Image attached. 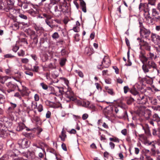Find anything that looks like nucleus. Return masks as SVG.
Wrapping results in <instances>:
<instances>
[{
	"instance_id": "nucleus-1",
	"label": "nucleus",
	"mask_w": 160,
	"mask_h": 160,
	"mask_svg": "<svg viewBox=\"0 0 160 160\" xmlns=\"http://www.w3.org/2000/svg\"><path fill=\"white\" fill-rule=\"evenodd\" d=\"M147 57L145 55L144 51H141L139 55V58L142 63L146 62L148 61H152L155 60L157 58V55L154 53L149 51L147 54Z\"/></svg>"
},
{
	"instance_id": "nucleus-2",
	"label": "nucleus",
	"mask_w": 160,
	"mask_h": 160,
	"mask_svg": "<svg viewBox=\"0 0 160 160\" xmlns=\"http://www.w3.org/2000/svg\"><path fill=\"white\" fill-rule=\"evenodd\" d=\"M68 7L66 5H60L58 7L56 6L54 8V12L53 14L57 17H58L62 13H67L68 12Z\"/></svg>"
},
{
	"instance_id": "nucleus-3",
	"label": "nucleus",
	"mask_w": 160,
	"mask_h": 160,
	"mask_svg": "<svg viewBox=\"0 0 160 160\" xmlns=\"http://www.w3.org/2000/svg\"><path fill=\"white\" fill-rule=\"evenodd\" d=\"M139 24L140 29L139 33L141 38L146 39H149L151 33L150 30L145 28L142 22H139Z\"/></svg>"
},
{
	"instance_id": "nucleus-4",
	"label": "nucleus",
	"mask_w": 160,
	"mask_h": 160,
	"mask_svg": "<svg viewBox=\"0 0 160 160\" xmlns=\"http://www.w3.org/2000/svg\"><path fill=\"white\" fill-rule=\"evenodd\" d=\"M142 68L143 70H148V69H153L158 70L156 64L152 60L148 61L146 62L143 63Z\"/></svg>"
},
{
	"instance_id": "nucleus-5",
	"label": "nucleus",
	"mask_w": 160,
	"mask_h": 160,
	"mask_svg": "<svg viewBox=\"0 0 160 160\" xmlns=\"http://www.w3.org/2000/svg\"><path fill=\"white\" fill-rule=\"evenodd\" d=\"M110 61L109 57L105 56L101 63L98 65L97 67L98 69H102L104 68H108L110 65Z\"/></svg>"
},
{
	"instance_id": "nucleus-6",
	"label": "nucleus",
	"mask_w": 160,
	"mask_h": 160,
	"mask_svg": "<svg viewBox=\"0 0 160 160\" xmlns=\"http://www.w3.org/2000/svg\"><path fill=\"white\" fill-rule=\"evenodd\" d=\"M148 97L143 93H141L137 96V102L139 104H145L148 101Z\"/></svg>"
},
{
	"instance_id": "nucleus-7",
	"label": "nucleus",
	"mask_w": 160,
	"mask_h": 160,
	"mask_svg": "<svg viewBox=\"0 0 160 160\" xmlns=\"http://www.w3.org/2000/svg\"><path fill=\"white\" fill-rule=\"evenodd\" d=\"M30 142L27 139L24 138L18 140V145L21 148H27L29 146Z\"/></svg>"
},
{
	"instance_id": "nucleus-8",
	"label": "nucleus",
	"mask_w": 160,
	"mask_h": 160,
	"mask_svg": "<svg viewBox=\"0 0 160 160\" xmlns=\"http://www.w3.org/2000/svg\"><path fill=\"white\" fill-rule=\"evenodd\" d=\"M114 111L117 114L118 117L119 118H121L124 116L127 115V112L119 106L115 107Z\"/></svg>"
},
{
	"instance_id": "nucleus-9",
	"label": "nucleus",
	"mask_w": 160,
	"mask_h": 160,
	"mask_svg": "<svg viewBox=\"0 0 160 160\" xmlns=\"http://www.w3.org/2000/svg\"><path fill=\"white\" fill-rule=\"evenodd\" d=\"M65 96L69 99L68 100H67V102L75 100V97L74 96L73 93L71 90H68L66 92H65Z\"/></svg>"
},
{
	"instance_id": "nucleus-10",
	"label": "nucleus",
	"mask_w": 160,
	"mask_h": 160,
	"mask_svg": "<svg viewBox=\"0 0 160 160\" xmlns=\"http://www.w3.org/2000/svg\"><path fill=\"white\" fill-rule=\"evenodd\" d=\"M141 110L144 112L143 116L147 119H149L151 115V111L148 109H145L146 107L143 106L141 107Z\"/></svg>"
},
{
	"instance_id": "nucleus-11",
	"label": "nucleus",
	"mask_w": 160,
	"mask_h": 160,
	"mask_svg": "<svg viewBox=\"0 0 160 160\" xmlns=\"http://www.w3.org/2000/svg\"><path fill=\"white\" fill-rule=\"evenodd\" d=\"M22 88L20 89L19 88H18V90L19 91L22 97L24 96H28L29 95L30 92L29 91L28 89L25 87L22 86Z\"/></svg>"
},
{
	"instance_id": "nucleus-12",
	"label": "nucleus",
	"mask_w": 160,
	"mask_h": 160,
	"mask_svg": "<svg viewBox=\"0 0 160 160\" xmlns=\"http://www.w3.org/2000/svg\"><path fill=\"white\" fill-rule=\"evenodd\" d=\"M152 16L153 17L152 19L155 20L157 21L160 19V13L157 11L156 8L152 9Z\"/></svg>"
},
{
	"instance_id": "nucleus-13",
	"label": "nucleus",
	"mask_w": 160,
	"mask_h": 160,
	"mask_svg": "<svg viewBox=\"0 0 160 160\" xmlns=\"http://www.w3.org/2000/svg\"><path fill=\"white\" fill-rule=\"evenodd\" d=\"M152 41L154 43L158 44L160 42V36L155 33H152L151 35Z\"/></svg>"
},
{
	"instance_id": "nucleus-14",
	"label": "nucleus",
	"mask_w": 160,
	"mask_h": 160,
	"mask_svg": "<svg viewBox=\"0 0 160 160\" xmlns=\"http://www.w3.org/2000/svg\"><path fill=\"white\" fill-rule=\"evenodd\" d=\"M7 86L8 88H10L7 90V92L8 93H10L11 92L14 91L16 87H17L18 88H19V86L17 84H14L11 82L8 83L7 84Z\"/></svg>"
},
{
	"instance_id": "nucleus-15",
	"label": "nucleus",
	"mask_w": 160,
	"mask_h": 160,
	"mask_svg": "<svg viewBox=\"0 0 160 160\" xmlns=\"http://www.w3.org/2000/svg\"><path fill=\"white\" fill-rule=\"evenodd\" d=\"M139 9L140 11H143L144 12L148 10V5L146 3H140L139 6Z\"/></svg>"
},
{
	"instance_id": "nucleus-16",
	"label": "nucleus",
	"mask_w": 160,
	"mask_h": 160,
	"mask_svg": "<svg viewBox=\"0 0 160 160\" xmlns=\"http://www.w3.org/2000/svg\"><path fill=\"white\" fill-rule=\"evenodd\" d=\"M3 124L5 127L7 128H10L12 125V122L11 120L5 118L4 119Z\"/></svg>"
},
{
	"instance_id": "nucleus-17",
	"label": "nucleus",
	"mask_w": 160,
	"mask_h": 160,
	"mask_svg": "<svg viewBox=\"0 0 160 160\" xmlns=\"http://www.w3.org/2000/svg\"><path fill=\"white\" fill-rule=\"evenodd\" d=\"M23 156L27 158H30L31 157L32 158L34 157V155L33 152L30 151L27 152V153L23 152L22 153Z\"/></svg>"
},
{
	"instance_id": "nucleus-18",
	"label": "nucleus",
	"mask_w": 160,
	"mask_h": 160,
	"mask_svg": "<svg viewBox=\"0 0 160 160\" xmlns=\"http://www.w3.org/2000/svg\"><path fill=\"white\" fill-rule=\"evenodd\" d=\"M26 127L25 124L22 122H19L18 123V126L17 127L16 130L20 131L25 128Z\"/></svg>"
},
{
	"instance_id": "nucleus-19",
	"label": "nucleus",
	"mask_w": 160,
	"mask_h": 160,
	"mask_svg": "<svg viewBox=\"0 0 160 160\" xmlns=\"http://www.w3.org/2000/svg\"><path fill=\"white\" fill-rule=\"evenodd\" d=\"M142 47H143L146 50L150 51L151 50V46L147 42H143L142 45Z\"/></svg>"
},
{
	"instance_id": "nucleus-20",
	"label": "nucleus",
	"mask_w": 160,
	"mask_h": 160,
	"mask_svg": "<svg viewBox=\"0 0 160 160\" xmlns=\"http://www.w3.org/2000/svg\"><path fill=\"white\" fill-rule=\"evenodd\" d=\"M149 10H146V11L144 12V13L143 14L145 18L147 20H150L151 21L152 20V18L150 16V13L149 12Z\"/></svg>"
},
{
	"instance_id": "nucleus-21",
	"label": "nucleus",
	"mask_w": 160,
	"mask_h": 160,
	"mask_svg": "<svg viewBox=\"0 0 160 160\" xmlns=\"http://www.w3.org/2000/svg\"><path fill=\"white\" fill-rule=\"evenodd\" d=\"M80 1V5L81 7L82 11L84 12H87L86 8V5L85 2L83 0H79Z\"/></svg>"
},
{
	"instance_id": "nucleus-22",
	"label": "nucleus",
	"mask_w": 160,
	"mask_h": 160,
	"mask_svg": "<svg viewBox=\"0 0 160 160\" xmlns=\"http://www.w3.org/2000/svg\"><path fill=\"white\" fill-rule=\"evenodd\" d=\"M14 152H12V151H10V152H8L9 153L8 155L10 156H16L17 155H18V153L20 152L18 150L15 149L13 150Z\"/></svg>"
},
{
	"instance_id": "nucleus-23",
	"label": "nucleus",
	"mask_w": 160,
	"mask_h": 160,
	"mask_svg": "<svg viewBox=\"0 0 160 160\" xmlns=\"http://www.w3.org/2000/svg\"><path fill=\"white\" fill-rule=\"evenodd\" d=\"M34 29L38 32L41 33H43L44 31V28L38 25L34 26Z\"/></svg>"
},
{
	"instance_id": "nucleus-24",
	"label": "nucleus",
	"mask_w": 160,
	"mask_h": 160,
	"mask_svg": "<svg viewBox=\"0 0 160 160\" xmlns=\"http://www.w3.org/2000/svg\"><path fill=\"white\" fill-rule=\"evenodd\" d=\"M37 107V102L34 101L31 102V107H28L27 108L30 110H32L36 109Z\"/></svg>"
},
{
	"instance_id": "nucleus-25",
	"label": "nucleus",
	"mask_w": 160,
	"mask_h": 160,
	"mask_svg": "<svg viewBox=\"0 0 160 160\" xmlns=\"http://www.w3.org/2000/svg\"><path fill=\"white\" fill-rule=\"evenodd\" d=\"M56 88H57V90L59 92V94L58 95H56V96H59L61 95H62L64 93L65 91L64 90V88L62 87H59L58 86H56Z\"/></svg>"
},
{
	"instance_id": "nucleus-26",
	"label": "nucleus",
	"mask_w": 160,
	"mask_h": 160,
	"mask_svg": "<svg viewBox=\"0 0 160 160\" xmlns=\"http://www.w3.org/2000/svg\"><path fill=\"white\" fill-rule=\"evenodd\" d=\"M148 78H145L144 80L146 81V82L148 84L151 85L153 83V79L152 78H150L149 76H146Z\"/></svg>"
},
{
	"instance_id": "nucleus-27",
	"label": "nucleus",
	"mask_w": 160,
	"mask_h": 160,
	"mask_svg": "<svg viewBox=\"0 0 160 160\" xmlns=\"http://www.w3.org/2000/svg\"><path fill=\"white\" fill-rule=\"evenodd\" d=\"M62 135H60L59 137L61 138V140L62 141L65 140V138L66 137V135L65 134V132L64 128H63L62 132Z\"/></svg>"
},
{
	"instance_id": "nucleus-28",
	"label": "nucleus",
	"mask_w": 160,
	"mask_h": 160,
	"mask_svg": "<svg viewBox=\"0 0 160 160\" xmlns=\"http://www.w3.org/2000/svg\"><path fill=\"white\" fill-rule=\"evenodd\" d=\"M152 119L153 121L157 122H159L160 121V118L156 113H155L153 115Z\"/></svg>"
},
{
	"instance_id": "nucleus-29",
	"label": "nucleus",
	"mask_w": 160,
	"mask_h": 160,
	"mask_svg": "<svg viewBox=\"0 0 160 160\" xmlns=\"http://www.w3.org/2000/svg\"><path fill=\"white\" fill-rule=\"evenodd\" d=\"M5 101V96L2 94H0V104H2V107H4V103Z\"/></svg>"
},
{
	"instance_id": "nucleus-30",
	"label": "nucleus",
	"mask_w": 160,
	"mask_h": 160,
	"mask_svg": "<svg viewBox=\"0 0 160 160\" xmlns=\"http://www.w3.org/2000/svg\"><path fill=\"white\" fill-rule=\"evenodd\" d=\"M92 50L91 48L88 47H86L85 49V52L87 54L90 55L92 53Z\"/></svg>"
},
{
	"instance_id": "nucleus-31",
	"label": "nucleus",
	"mask_w": 160,
	"mask_h": 160,
	"mask_svg": "<svg viewBox=\"0 0 160 160\" xmlns=\"http://www.w3.org/2000/svg\"><path fill=\"white\" fill-rule=\"evenodd\" d=\"M43 18H45L46 19L45 20H49L52 18V16L46 13H43L42 14Z\"/></svg>"
},
{
	"instance_id": "nucleus-32",
	"label": "nucleus",
	"mask_w": 160,
	"mask_h": 160,
	"mask_svg": "<svg viewBox=\"0 0 160 160\" xmlns=\"http://www.w3.org/2000/svg\"><path fill=\"white\" fill-rule=\"evenodd\" d=\"M141 38H138L137 39V40L140 46V49L142 48V43H143V42H145L144 40L142 39Z\"/></svg>"
},
{
	"instance_id": "nucleus-33",
	"label": "nucleus",
	"mask_w": 160,
	"mask_h": 160,
	"mask_svg": "<svg viewBox=\"0 0 160 160\" xmlns=\"http://www.w3.org/2000/svg\"><path fill=\"white\" fill-rule=\"evenodd\" d=\"M66 61V59L65 58H62L60 61V64L61 66H63L64 65Z\"/></svg>"
},
{
	"instance_id": "nucleus-34",
	"label": "nucleus",
	"mask_w": 160,
	"mask_h": 160,
	"mask_svg": "<svg viewBox=\"0 0 160 160\" xmlns=\"http://www.w3.org/2000/svg\"><path fill=\"white\" fill-rule=\"evenodd\" d=\"M109 140L110 141H113L114 142H119V139L116 137H114L113 138H109Z\"/></svg>"
},
{
	"instance_id": "nucleus-35",
	"label": "nucleus",
	"mask_w": 160,
	"mask_h": 160,
	"mask_svg": "<svg viewBox=\"0 0 160 160\" xmlns=\"http://www.w3.org/2000/svg\"><path fill=\"white\" fill-rule=\"evenodd\" d=\"M15 2H18L16 0H8L7 1V3L8 4L10 5H13L14 4Z\"/></svg>"
},
{
	"instance_id": "nucleus-36",
	"label": "nucleus",
	"mask_w": 160,
	"mask_h": 160,
	"mask_svg": "<svg viewBox=\"0 0 160 160\" xmlns=\"http://www.w3.org/2000/svg\"><path fill=\"white\" fill-rule=\"evenodd\" d=\"M158 129L156 130L155 129H153L152 130V134L154 136H157L158 137Z\"/></svg>"
},
{
	"instance_id": "nucleus-37",
	"label": "nucleus",
	"mask_w": 160,
	"mask_h": 160,
	"mask_svg": "<svg viewBox=\"0 0 160 160\" xmlns=\"http://www.w3.org/2000/svg\"><path fill=\"white\" fill-rule=\"evenodd\" d=\"M33 146L34 147H35L34 148L35 151H36V150L37 148L42 149V148L41 146H38L37 145V144L36 143H33Z\"/></svg>"
},
{
	"instance_id": "nucleus-38",
	"label": "nucleus",
	"mask_w": 160,
	"mask_h": 160,
	"mask_svg": "<svg viewBox=\"0 0 160 160\" xmlns=\"http://www.w3.org/2000/svg\"><path fill=\"white\" fill-rule=\"evenodd\" d=\"M52 38L54 39H56L58 38L59 36L57 32L54 33L52 36Z\"/></svg>"
},
{
	"instance_id": "nucleus-39",
	"label": "nucleus",
	"mask_w": 160,
	"mask_h": 160,
	"mask_svg": "<svg viewBox=\"0 0 160 160\" xmlns=\"http://www.w3.org/2000/svg\"><path fill=\"white\" fill-rule=\"evenodd\" d=\"M18 54L19 56L23 57L25 55V52L23 50L21 49L18 52Z\"/></svg>"
},
{
	"instance_id": "nucleus-40",
	"label": "nucleus",
	"mask_w": 160,
	"mask_h": 160,
	"mask_svg": "<svg viewBox=\"0 0 160 160\" xmlns=\"http://www.w3.org/2000/svg\"><path fill=\"white\" fill-rule=\"evenodd\" d=\"M60 79L62 80L63 81H64L66 85H67V86H68L69 82L67 79L64 77H61L60 78Z\"/></svg>"
},
{
	"instance_id": "nucleus-41",
	"label": "nucleus",
	"mask_w": 160,
	"mask_h": 160,
	"mask_svg": "<svg viewBox=\"0 0 160 160\" xmlns=\"http://www.w3.org/2000/svg\"><path fill=\"white\" fill-rule=\"evenodd\" d=\"M134 101V99L132 98H129L127 99V103L128 104H130Z\"/></svg>"
},
{
	"instance_id": "nucleus-42",
	"label": "nucleus",
	"mask_w": 160,
	"mask_h": 160,
	"mask_svg": "<svg viewBox=\"0 0 160 160\" xmlns=\"http://www.w3.org/2000/svg\"><path fill=\"white\" fill-rule=\"evenodd\" d=\"M25 73L27 76H30V77H32L33 75V73L30 72V71H25Z\"/></svg>"
},
{
	"instance_id": "nucleus-43",
	"label": "nucleus",
	"mask_w": 160,
	"mask_h": 160,
	"mask_svg": "<svg viewBox=\"0 0 160 160\" xmlns=\"http://www.w3.org/2000/svg\"><path fill=\"white\" fill-rule=\"evenodd\" d=\"M148 5L150 4L151 5L154 6L155 5V0H148Z\"/></svg>"
},
{
	"instance_id": "nucleus-44",
	"label": "nucleus",
	"mask_w": 160,
	"mask_h": 160,
	"mask_svg": "<svg viewBox=\"0 0 160 160\" xmlns=\"http://www.w3.org/2000/svg\"><path fill=\"white\" fill-rule=\"evenodd\" d=\"M131 93L134 95L136 96V99H137V96L138 95H140L138 92L136 90H132L131 91Z\"/></svg>"
},
{
	"instance_id": "nucleus-45",
	"label": "nucleus",
	"mask_w": 160,
	"mask_h": 160,
	"mask_svg": "<svg viewBox=\"0 0 160 160\" xmlns=\"http://www.w3.org/2000/svg\"><path fill=\"white\" fill-rule=\"evenodd\" d=\"M78 75L81 78H83L84 76L83 74L81 71H75Z\"/></svg>"
},
{
	"instance_id": "nucleus-46",
	"label": "nucleus",
	"mask_w": 160,
	"mask_h": 160,
	"mask_svg": "<svg viewBox=\"0 0 160 160\" xmlns=\"http://www.w3.org/2000/svg\"><path fill=\"white\" fill-rule=\"evenodd\" d=\"M37 108L38 109V111L39 112H41L43 111V106L41 104H40L37 107Z\"/></svg>"
},
{
	"instance_id": "nucleus-47",
	"label": "nucleus",
	"mask_w": 160,
	"mask_h": 160,
	"mask_svg": "<svg viewBox=\"0 0 160 160\" xmlns=\"http://www.w3.org/2000/svg\"><path fill=\"white\" fill-rule=\"evenodd\" d=\"M142 128L144 130L145 133L148 134H150L149 129L148 127H147L145 128L144 127H143Z\"/></svg>"
},
{
	"instance_id": "nucleus-48",
	"label": "nucleus",
	"mask_w": 160,
	"mask_h": 160,
	"mask_svg": "<svg viewBox=\"0 0 160 160\" xmlns=\"http://www.w3.org/2000/svg\"><path fill=\"white\" fill-rule=\"evenodd\" d=\"M19 48V47L16 45H15L14 46H13L12 50L13 52H16L18 50Z\"/></svg>"
},
{
	"instance_id": "nucleus-49",
	"label": "nucleus",
	"mask_w": 160,
	"mask_h": 160,
	"mask_svg": "<svg viewBox=\"0 0 160 160\" xmlns=\"http://www.w3.org/2000/svg\"><path fill=\"white\" fill-rule=\"evenodd\" d=\"M46 40V38H40L39 43L40 45L44 43L45 41Z\"/></svg>"
},
{
	"instance_id": "nucleus-50",
	"label": "nucleus",
	"mask_w": 160,
	"mask_h": 160,
	"mask_svg": "<svg viewBox=\"0 0 160 160\" xmlns=\"http://www.w3.org/2000/svg\"><path fill=\"white\" fill-rule=\"evenodd\" d=\"M40 85L43 89L44 90H47L48 88V87L47 85L44 84V83H41Z\"/></svg>"
},
{
	"instance_id": "nucleus-51",
	"label": "nucleus",
	"mask_w": 160,
	"mask_h": 160,
	"mask_svg": "<svg viewBox=\"0 0 160 160\" xmlns=\"http://www.w3.org/2000/svg\"><path fill=\"white\" fill-rule=\"evenodd\" d=\"M42 151L43 153L42 152H40L38 154V156L39 157L42 158L43 157H44V153H45V151L44 150V149H43L42 148Z\"/></svg>"
},
{
	"instance_id": "nucleus-52",
	"label": "nucleus",
	"mask_w": 160,
	"mask_h": 160,
	"mask_svg": "<svg viewBox=\"0 0 160 160\" xmlns=\"http://www.w3.org/2000/svg\"><path fill=\"white\" fill-rule=\"evenodd\" d=\"M19 17L25 20H27V17L26 15H25L22 14H20L19 15Z\"/></svg>"
},
{
	"instance_id": "nucleus-53",
	"label": "nucleus",
	"mask_w": 160,
	"mask_h": 160,
	"mask_svg": "<svg viewBox=\"0 0 160 160\" xmlns=\"http://www.w3.org/2000/svg\"><path fill=\"white\" fill-rule=\"evenodd\" d=\"M107 92L112 95H114V93L113 91V90L112 89H108V90L107 91Z\"/></svg>"
},
{
	"instance_id": "nucleus-54",
	"label": "nucleus",
	"mask_w": 160,
	"mask_h": 160,
	"mask_svg": "<svg viewBox=\"0 0 160 160\" xmlns=\"http://www.w3.org/2000/svg\"><path fill=\"white\" fill-rule=\"evenodd\" d=\"M12 27L14 28L15 29H18L19 28V26L18 24L17 23H15L14 24L12 25Z\"/></svg>"
},
{
	"instance_id": "nucleus-55",
	"label": "nucleus",
	"mask_w": 160,
	"mask_h": 160,
	"mask_svg": "<svg viewBox=\"0 0 160 160\" xmlns=\"http://www.w3.org/2000/svg\"><path fill=\"white\" fill-rule=\"evenodd\" d=\"M102 75L105 77H106L107 76H110V74L108 73V71H103Z\"/></svg>"
},
{
	"instance_id": "nucleus-56",
	"label": "nucleus",
	"mask_w": 160,
	"mask_h": 160,
	"mask_svg": "<svg viewBox=\"0 0 160 160\" xmlns=\"http://www.w3.org/2000/svg\"><path fill=\"white\" fill-rule=\"evenodd\" d=\"M61 53L62 56H65L67 54V51L65 49H63L61 50Z\"/></svg>"
},
{
	"instance_id": "nucleus-57",
	"label": "nucleus",
	"mask_w": 160,
	"mask_h": 160,
	"mask_svg": "<svg viewBox=\"0 0 160 160\" xmlns=\"http://www.w3.org/2000/svg\"><path fill=\"white\" fill-rule=\"evenodd\" d=\"M4 57L5 58H12L14 57L13 55H12L11 54H8L4 55Z\"/></svg>"
},
{
	"instance_id": "nucleus-58",
	"label": "nucleus",
	"mask_w": 160,
	"mask_h": 160,
	"mask_svg": "<svg viewBox=\"0 0 160 160\" xmlns=\"http://www.w3.org/2000/svg\"><path fill=\"white\" fill-rule=\"evenodd\" d=\"M88 117V115L87 113H84L82 116V119L83 120L86 119Z\"/></svg>"
},
{
	"instance_id": "nucleus-59",
	"label": "nucleus",
	"mask_w": 160,
	"mask_h": 160,
	"mask_svg": "<svg viewBox=\"0 0 160 160\" xmlns=\"http://www.w3.org/2000/svg\"><path fill=\"white\" fill-rule=\"evenodd\" d=\"M121 132L123 135L126 136L127 133V130L126 129H124L121 131Z\"/></svg>"
},
{
	"instance_id": "nucleus-60",
	"label": "nucleus",
	"mask_w": 160,
	"mask_h": 160,
	"mask_svg": "<svg viewBox=\"0 0 160 160\" xmlns=\"http://www.w3.org/2000/svg\"><path fill=\"white\" fill-rule=\"evenodd\" d=\"M14 96L17 97L20 99H22L21 96L18 92L15 93L14 95Z\"/></svg>"
},
{
	"instance_id": "nucleus-61",
	"label": "nucleus",
	"mask_w": 160,
	"mask_h": 160,
	"mask_svg": "<svg viewBox=\"0 0 160 160\" xmlns=\"http://www.w3.org/2000/svg\"><path fill=\"white\" fill-rule=\"evenodd\" d=\"M22 62L24 63H28L29 62V60L27 58H23L22 59Z\"/></svg>"
},
{
	"instance_id": "nucleus-62",
	"label": "nucleus",
	"mask_w": 160,
	"mask_h": 160,
	"mask_svg": "<svg viewBox=\"0 0 160 160\" xmlns=\"http://www.w3.org/2000/svg\"><path fill=\"white\" fill-rule=\"evenodd\" d=\"M144 144L146 145H150L151 144H152V142L146 140L144 142Z\"/></svg>"
},
{
	"instance_id": "nucleus-63",
	"label": "nucleus",
	"mask_w": 160,
	"mask_h": 160,
	"mask_svg": "<svg viewBox=\"0 0 160 160\" xmlns=\"http://www.w3.org/2000/svg\"><path fill=\"white\" fill-rule=\"evenodd\" d=\"M123 89L124 92L125 93H126L129 90V88L128 86H124V87Z\"/></svg>"
},
{
	"instance_id": "nucleus-64",
	"label": "nucleus",
	"mask_w": 160,
	"mask_h": 160,
	"mask_svg": "<svg viewBox=\"0 0 160 160\" xmlns=\"http://www.w3.org/2000/svg\"><path fill=\"white\" fill-rule=\"evenodd\" d=\"M35 100L38 101L39 100V98L38 95V94H35L34 96Z\"/></svg>"
}]
</instances>
